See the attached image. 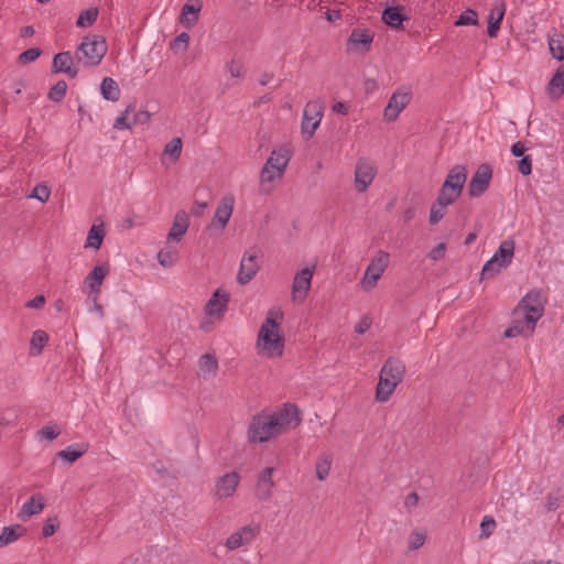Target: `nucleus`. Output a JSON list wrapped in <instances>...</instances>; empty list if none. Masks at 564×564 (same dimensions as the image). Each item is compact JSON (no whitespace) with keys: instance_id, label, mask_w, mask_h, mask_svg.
<instances>
[{"instance_id":"bf43d9fd","label":"nucleus","mask_w":564,"mask_h":564,"mask_svg":"<svg viewBox=\"0 0 564 564\" xmlns=\"http://www.w3.org/2000/svg\"><path fill=\"white\" fill-rule=\"evenodd\" d=\"M419 496L416 492H411L404 498V508L411 512L417 507Z\"/></svg>"},{"instance_id":"a18cd8bd","label":"nucleus","mask_w":564,"mask_h":564,"mask_svg":"<svg viewBox=\"0 0 564 564\" xmlns=\"http://www.w3.org/2000/svg\"><path fill=\"white\" fill-rule=\"evenodd\" d=\"M497 523L491 516H485L480 523V540L489 539L496 530Z\"/></svg>"},{"instance_id":"a878e982","label":"nucleus","mask_w":564,"mask_h":564,"mask_svg":"<svg viewBox=\"0 0 564 564\" xmlns=\"http://www.w3.org/2000/svg\"><path fill=\"white\" fill-rule=\"evenodd\" d=\"M506 13V3L500 0L495 3V6L490 9L488 15V35L490 37H496L498 31L500 29V24L503 20Z\"/></svg>"},{"instance_id":"39448f33","label":"nucleus","mask_w":564,"mask_h":564,"mask_svg":"<svg viewBox=\"0 0 564 564\" xmlns=\"http://www.w3.org/2000/svg\"><path fill=\"white\" fill-rule=\"evenodd\" d=\"M514 247L516 243L513 240H503L499 245L494 256L484 264L481 270L482 279L491 278L499 273L502 269L509 267L514 256Z\"/></svg>"},{"instance_id":"72a5a7b5","label":"nucleus","mask_w":564,"mask_h":564,"mask_svg":"<svg viewBox=\"0 0 564 564\" xmlns=\"http://www.w3.org/2000/svg\"><path fill=\"white\" fill-rule=\"evenodd\" d=\"M105 236L106 230L104 228V225H93L88 231L85 248H93L95 250H98L102 243Z\"/></svg>"},{"instance_id":"864d4df0","label":"nucleus","mask_w":564,"mask_h":564,"mask_svg":"<svg viewBox=\"0 0 564 564\" xmlns=\"http://www.w3.org/2000/svg\"><path fill=\"white\" fill-rule=\"evenodd\" d=\"M41 53H42V51L39 47L29 48L20 54L19 62L20 63L34 62L40 57Z\"/></svg>"},{"instance_id":"ea45409f","label":"nucleus","mask_w":564,"mask_h":564,"mask_svg":"<svg viewBox=\"0 0 564 564\" xmlns=\"http://www.w3.org/2000/svg\"><path fill=\"white\" fill-rule=\"evenodd\" d=\"M131 112H134V106L129 105L124 111L115 120L113 129L117 130H129L133 127L131 119L129 118Z\"/></svg>"},{"instance_id":"423d86ee","label":"nucleus","mask_w":564,"mask_h":564,"mask_svg":"<svg viewBox=\"0 0 564 564\" xmlns=\"http://www.w3.org/2000/svg\"><path fill=\"white\" fill-rule=\"evenodd\" d=\"M279 435L276 422L268 413H259L252 416L248 429L250 443H264Z\"/></svg>"},{"instance_id":"c03bdc74","label":"nucleus","mask_w":564,"mask_h":564,"mask_svg":"<svg viewBox=\"0 0 564 564\" xmlns=\"http://www.w3.org/2000/svg\"><path fill=\"white\" fill-rule=\"evenodd\" d=\"M61 430L57 427V425L50 423L36 432V437L52 442L57 438Z\"/></svg>"},{"instance_id":"2f4dec72","label":"nucleus","mask_w":564,"mask_h":564,"mask_svg":"<svg viewBox=\"0 0 564 564\" xmlns=\"http://www.w3.org/2000/svg\"><path fill=\"white\" fill-rule=\"evenodd\" d=\"M44 509V498L41 495L32 496L21 508V517H32Z\"/></svg>"},{"instance_id":"13d9d810","label":"nucleus","mask_w":564,"mask_h":564,"mask_svg":"<svg viewBox=\"0 0 564 564\" xmlns=\"http://www.w3.org/2000/svg\"><path fill=\"white\" fill-rule=\"evenodd\" d=\"M514 326H518L519 329H521V335L530 336L534 329H530L529 325L527 323L525 315L522 314V318H514L513 319Z\"/></svg>"},{"instance_id":"4c0bfd02","label":"nucleus","mask_w":564,"mask_h":564,"mask_svg":"<svg viewBox=\"0 0 564 564\" xmlns=\"http://www.w3.org/2000/svg\"><path fill=\"white\" fill-rule=\"evenodd\" d=\"M47 341L48 336L44 330H35L32 334V338L30 341V355L39 356L42 352L44 346L47 344Z\"/></svg>"},{"instance_id":"c756f323","label":"nucleus","mask_w":564,"mask_h":564,"mask_svg":"<svg viewBox=\"0 0 564 564\" xmlns=\"http://www.w3.org/2000/svg\"><path fill=\"white\" fill-rule=\"evenodd\" d=\"M199 375L204 379L216 376L218 369V361L214 355L205 354L200 357L199 362Z\"/></svg>"},{"instance_id":"473e14b6","label":"nucleus","mask_w":564,"mask_h":564,"mask_svg":"<svg viewBox=\"0 0 564 564\" xmlns=\"http://www.w3.org/2000/svg\"><path fill=\"white\" fill-rule=\"evenodd\" d=\"M373 41V35L369 30H354L349 36L348 43L354 50L359 46L368 47Z\"/></svg>"},{"instance_id":"4468645a","label":"nucleus","mask_w":564,"mask_h":564,"mask_svg":"<svg viewBox=\"0 0 564 564\" xmlns=\"http://www.w3.org/2000/svg\"><path fill=\"white\" fill-rule=\"evenodd\" d=\"M234 206L235 197L232 194L223 196L208 226V230L223 231L232 215Z\"/></svg>"},{"instance_id":"f3484780","label":"nucleus","mask_w":564,"mask_h":564,"mask_svg":"<svg viewBox=\"0 0 564 564\" xmlns=\"http://www.w3.org/2000/svg\"><path fill=\"white\" fill-rule=\"evenodd\" d=\"M240 479L241 477L237 471H229L218 477L215 481V498L221 500L234 497Z\"/></svg>"},{"instance_id":"603ef678","label":"nucleus","mask_w":564,"mask_h":564,"mask_svg":"<svg viewBox=\"0 0 564 564\" xmlns=\"http://www.w3.org/2000/svg\"><path fill=\"white\" fill-rule=\"evenodd\" d=\"M50 195H51V191L50 188L44 185V184H37L32 193L30 194V198H35V199H39L40 202L42 203H45L50 198Z\"/></svg>"},{"instance_id":"393cba45","label":"nucleus","mask_w":564,"mask_h":564,"mask_svg":"<svg viewBox=\"0 0 564 564\" xmlns=\"http://www.w3.org/2000/svg\"><path fill=\"white\" fill-rule=\"evenodd\" d=\"M382 21L392 29H402V23L409 20L403 6L388 7L382 12Z\"/></svg>"},{"instance_id":"e433bc0d","label":"nucleus","mask_w":564,"mask_h":564,"mask_svg":"<svg viewBox=\"0 0 564 564\" xmlns=\"http://www.w3.org/2000/svg\"><path fill=\"white\" fill-rule=\"evenodd\" d=\"M333 457L330 454H322L315 464V473L318 480H325L330 471Z\"/></svg>"},{"instance_id":"0eeeda50","label":"nucleus","mask_w":564,"mask_h":564,"mask_svg":"<svg viewBox=\"0 0 564 564\" xmlns=\"http://www.w3.org/2000/svg\"><path fill=\"white\" fill-rule=\"evenodd\" d=\"M467 180V170L464 165H455L447 174L438 195L447 202H456L460 196Z\"/></svg>"},{"instance_id":"c9c22d12","label":"nucleus","mask_w":564,"mask_h":564,"mask_svg":"<svg viewBox=\"0 0 564 564\" xmlns=\"http://www.w3.org/2000/svg\"><path fill=\"white\" fill-rule=\"evenodd\" d=\"M549 50L557 61L564 59V35L562 33H555L553 36L549 35Z\"/></svg>"},{"instance_id":"9d476101","label":"nucleus","mask_w":564,"mask_h":564,"mask_svg":"<svg viewBox=\"0 0 564 564\" xmlns=\"http://www.w3.org/2000/svg\"><path fill=\"white\" fill-rule=\"evenodd\" d=\"M324 115V105L321 100H311L305 105L302 118V134L310 139L319 127Z\"/></svg>"},{"instance_id":"052dcab7","label":"nucleus","mask_w":564,"mask_h":564,"mask_svg":"<svg viewBox=\"0 0 564 564\" xmlns=\"http://www.w3.org/2000/svg\"><path fill=\"white\" fill-rule=\"evenodd\" d=\"M56 529H57V524L55 523V521L52 519H48L43 527L42 533L45 538H48L56 532Z\"/></svg>"},{"instance_id":"774afa93","label":"nucleus","mask_w":564,"mask_h":564,"mask_svg":"<svg viewBox=\"0 0 564 564\" xmlns=\"http://www.w3.org/2000/svg\"><path fill=\"white\" fill-rule=\"evenodd\" d=\"M122 564H147V561L142 555H138L131 558H126Z\"/></svg>"},{"instance_id":"f704fd0d","label":"nucleus","mask_w":564,"mask_h":564,"mask_svg":"<svg viewBox=\"0 0 564 564\" xmlns=\"http://www.w3.org/2000/svg\"><path fill=\"white\" fill-rule=\"evenodd\" d=\"M453 203L454 202H447L446 199H442V196L438 195L436 202L431 206L430 223L432 225H436L437 223H440L446 214L445 208Z\"/></svg>"},{"instance_id":"f257e3e1","label":"nucleus","mask_w":564,"mask_h":564,"mask_svg":"<svg viewBox=\"0 0 564 564\" xmlns=\"http://www.w3.org/2000/svg\"><path fill=\"white\" fill-rule=\"evenodd\" d=\"M283 313L279 307H272L268 311L264 322L262 323L257 347L265 357H281L284 350V338L281 333L280 322Z\"/></svg>"},{"instance_id":"ddd939ff","label":"nucleus","mask_w":564,"mask_h":564,"mask_svg":"<svg viewBox=\"0 0 564 564\" xmlns=\"http://www.w3.org/2000/svg\"><path fill=\"white\" fill-rule=\"evenodd\" d=\"M273 467H265L261 469L254 481V498L259 502H269L274 494L275 482L273 480Z\"/></svg>"},{"instance_id":"cd10ccee","label":"nucleus","mask_w":564,"mask_h":564,"mask_svg":"<svg viewBox=\"0 0 564 564\" xmlns=\"http://www.w3.org/2000/svg\"><path fill=\"white\" fill-rule=\"evenodd\" d=\"M200 10V4L185 3L180 14V22L187 28L193 26L198 21Z\"/></svg>"},{"instance_id":"37998d69","label":"nucleus","mask_w":564,"mask_h":564,"mask_svg":"<svg viewBox=\"0 0 564 564\" xmlns=\"http://www.w3.org/2000/svg\"><path fill=\"white\" fill-rule=\"evenodd\" d=\"M182 147L181 138H173L169 143H166L163 154L170 156L174 162H176L181 156Z\"/></svg>"},{"instance_id":"7ed1b4c3","label":"nucleus","mask_w":564,"mask_h":564,"mask_svg":"<svg viewBox=\"0 0 564 564\" xmlns=\"http://www.w3.org/2000/svg\"><path fill=\"white\" fill-rule=\"evenodd\" d=\"M107 51L105 37L97 34L86 35L75 52V58L84 67H95L100 64Z\"/></svg>"},{"instance_id":"b1692460","label":"nucleus","mask_w":564,"mask_h":564,"mask_svg":"<svg viewBox=\"0 0 564 564\" xmlns=\"http://www.w3.org/2000/svg\"><path fill=\"white\" fill-rule=\"evenodd\" d=\"M189 227V218L185 210H178L173 219L172 227L167 235V242H180Z\"/></svg>"},{"instance_id":"58836bf2","label":"nucleus","mask_w":564,"mask_h":564,"mask_svg":"<svg viewBox=\"0 0 564 564\" xmlns=\"http://www.w3.org/2000/svg\"><path fill=\"white\" fill-rule=\"evenodd\" d=\"M24 529L21 525L6 527L0 534V549L15 542L21 535Z\"/></svg>"},{"instance_id":"bb28decb","label":"nucleus","mask_w":564,"mask_h":564,"mask_svg":"<svg viewBox=\"0 0 564 564\" xmlns=\"http://www.w3.org/2000/svg\"><path fill=\"white\" fill-rule=\"evenodd\" d=\"M546 94L552 99L564 95V65H560L546 86Z\"/></svg>"},{"instance_id":"412c9836","label":"nucleus","mask_w":564,"mask_h":564,"mask_svg":"<svg viewBox=\"0 0 564 564\" xmlns=\"http://www.w3.org/2000/svg\"><path fill=\"white\" fill-rule=\"evenodd\" d=\"M376 176V167L367 159L358 160L355 170V186L359 193L367 191Z\"/></svg>"},{"instance_id":"49530a36","label":"nucleus","mask_w":564,"mask_h":564,"mask_svg":"<svg viewBox=\"0 0 564 564\" xmlns=\"http://www.w3.org/2000/svg\"><path fill=\"white\" fill-rule=\"evenodd\" d=\"M67 91V84L65 80H58L53 85L48 91V98L52 101L59 102L64 99Z\"/></svg>"},{"instance_id":"20e7f679","label":"nucleus","mask_w":564,"mask_h":564,"mask_svg":"<svg viewBox=\"0 0 564 564\" xmlns=\"http://www.w3.org/2000/svg\"><path fill=\"white\" fill-rule=\"evenodd\" d=\"M291 158L292 151L286 147L273 150L261 170V183H272L282 178Z\"/></svg>"},{"instance_id":"680f3d73","label":"nucleus","mask_w":564,"mask_h":564,"mask_svg":"<svg viewBox=\"0 0 564 564\" xmlns=\"http://www.w3.org/2000/svg\"><path fill=\"white\" fill-rule=\"evenodd\" d=\"M45 304V297L43 295H36L34 299L25 304V307L32 310H39Z\"/></svg>"},{"instance_id":"09e8293b","label":"nucleus","mask_w":564,"mask_h":564,"mask_svg":"<svg viewBox=\"0 0 564 564\" xmlns=\"http://www.w3.org/2000/svg\"><path fill=\"white\" fill-rule=\"evenodd\" d=\"M478 22L477 12L473 9L465 10L456 21V25H476Z\"/></svg>"},{"instance_id":"6ab92c4d","label":"nucleus","mask_w":564,"mask_h":564,"mask_svg":"<svg viewBox=\"0 0 564 564\" xmlns=\"http://www.w3.org/2000/svg\"><path fill=\"white\" fill-rule=\"evenodd\" d=\"M492 177V169L488 164H481L471 176L468 184V194L470 197L481 196L489 187Z\"/></svg>"},{"instance_id":"f8f14e48","label":"nucleus","mask_w":564,"mask_h":564,"mask_svg":"<svg viewBox=\"0 0 564 564\" xmlns=\"http://www.w3.org/2000/svg\"><path fill=\"white\" fill-rule=\"evenodd\" d=\"M261 532V525L257 522H251L232 532L226 540V547L229 551L250 545Z\"/></svg>"},{"instance_id":"7c9ffc66","label":"nucleus","mask_w":564,"mask_h":564,"mask_svg":"<svg viewBox=\"0 0 564 564\" xmlns=\"http://www.w3.org/2000/svg\"><path fill=\"white\" fill-rule=\"evenodd\" d=\"M101 96L109 101H117L120 98V88L115 79L105 77L100 85Z\"/></svg>"},{"instance_id":"e2e57ef3","label":"nucleus","mask_w":564,"mask_h":564,"mask_svg":"<svg viewBox=\"0 0 564 564\" xmlns=\"http://www.w3.org/2000/svg\"><path fill=\"white\" fill-rule=\"evenodd\" d=\"M371 326V322L367 318V317H364L362 319H360V322L355 326V332L357 334H365Z\"/></svg>"},{"instance_id":"a19ab883","label":"nucleus","mask_w":564,"mask_h":564,"mask_svg":"<svg viewBox=\"0 0 564 564\" xmlns=\"http://www.w3.org/2000/svg\"><path fill=\"white\" fill-rule=\"evenodd\" d=\"M177 250L167 248L162 249L158 253V261L164 268H171L177 260Z\"/></svg>"},{"instance_id":"0e129e2a","label":"nucleus","mask_w":564,"mask_h":564,"mask_svg":"<svg viewBox=\"0 0 564 564\" xmlns=\"http://www.w3.org/2000/svg\"><path fill=\"white\" fill-rule=\"evenodd\" d=\"M524 151H525L524 144L520 141L513 143L511 147V152L517 158L524 156Z\"/></svg>"},{"instance_id":"9b49d317","label":"nucleus","mask_w":564,"mask_h":564,"mask_svg":"<svg viewBox=\"0 0 564 564\" xmlns=\"http://www.w3.org/2000/svg\"><path fill=\"white\" fill-rule=\"evenodd\" d=\"M259 258L260 250L257 247L249 248L245 251L237 274V282L239 284L246 285L256 276L260 269Z\"/></svg>"},{"instance_id":"2eb2a0df","label":"nucleus","mask_w":564,"mask_h":564,"mask_svg":"<svg viewBox=\"0 0 564 564\" xmlns=\"http://www.w3.org/2000/svg\"><path fill=\"white\" fill-rule=\"evenodd\" d=\"M270 415L273 422H276L279 434L295 429L302 421L299 409L293 404H285L283 409Z\"/></svg>"},{"instance_id":"5fc2aeb1","label":"nucleus","mask_w":564,"mask_h":564,"mask_svg":"<svg viewBox=\"0 0 564 564\" xmlns=\"http://www.w3.org/2000/svg\"><path fill=\"white\" fill-rule=\"evenodd\" d=\"M518 170L524 176L530 175L532 172V158L530 155L522 156L518 162Z\"/></svg>"},{"instance_id":"f03ea898","label":"nucleus","mask_w":564,"mask_h":564,"mask_svg":"<svg viewBox=\"0 0 564 564\" xmlns=\"http://www.w3.org/2000/svg\"><path fill=\"white\" fill-rule=\"evenodd\" d=\"M405 364L397 358L389 357L382 365L379 381L376 387V400L378 402H387L394 393L397 387L405 377Z\"/></svg>"},{"instance_id":"1a4fd4ad","label":"nucleus","mask_w":564,"mask_h":564,"mask_svg":"<svg viewBox=\"0 0 564 564\" xmlns=\"http://www.w3.org/2000/svg\"><path fill=\"white\" fill-rule=\"evenodd\" d=\"M389 262L390 254L388 252L383 250L377 251L365 271L364 278L360 282L361 286L367 291L372 290L388 268Z\"/></svg>"},{"instance_id":"79ce46f5","label":"nucleus","mask_w":564,"mask_h":564,"mask_svg":"<svg viewBox=\"0 0 564 564\" xmlns=\"http://www.w3.org/2000/svg\"><path fill=\"white\" fill-rule=\"evenodd\" d=\"M97 18H98V9L89 8L79 14V17L76 21V25L78 28L90 26L96 22Z\"/></svg>"},{"instance_id":"5701e85b","label":"nucleus","mask_w":564,"mask_h":564,"mask_svg":"<svg viewBox=\"0 0 564 564\" xmlns=\"http://www.w3.org/2000/svg\"><path fill=\"white\" fill-rule=\"evenodd\" d=\"M229 293L217 290L205 305V314L209 318L221 319L229 302Z\"/></svg>"},{"instance_id":"4d7b16f0","label":"nucleus","mask_w":564,"mask_h":564,"mask_svg":"<svg viewBox=\"0 0 564 564\" xmlns=\"http://www.w3.org/2000/svg\"><path fill=\"white\" fill-rule=\"evenodd\" d=\"M445 251H446V243L441 242L431 250V252L429 253V257L433 261H438L444 257Z\"/></svg>"},{"instance_id":"dca6fc26","label":"nucleus","mask_w":564,"mask_h":564,"mask_svg":"<svg viewBox=\"0 0 564 564\" xmlns=\"http://www.w3.org/2000/svg\"><path fill=\"white\" fill-rule=\"evenodd\" d=\"M315 267L304 268L297 271L292 283L293 302H303L311 290Z\"/></svg>"},{"instance_id":"8fccbe9b","label":"nucleus","mask_w":564,"mask_h":564,"mask_svg":"<svg viewBox=\"0 0 564 564\" xmlns=\"http://www.w3.org/2000/svg\"><path fill=\"white\" fill-rule=\"evenodd\" d=\"M227 69L232 78H243L246 74L245 66L242 62L238 59H231L227 63Z\"/></svg>"},{"instance_id":"6e6552de","label":"nucleus","mask_w":564,"mask_h":564,"mask_svg":"<svg viewBox=\"0 0 564 564\" xmlns=\"http://www.w3.org/2000/svg\"><path fill=\"white\" fill-rule=\"evenodd\" d=\"M544 313V301L539 291L529 292L523 300L521 305L516 312L517 315H525L527 323L530 329H534L536 322L543 316Z\"/></svg>"},{"instance_id":"c85d7f7f","label":"nucleus","mask_w":564,"mask_h":564,"mask_svg":"<svg viewBox=\"0 0 564 564\" xmlns=\"http://www.w3.org/2000/svg\"><path fill=\"white\" fill-rule=\"evenodd\" d=\"M89 445L87 443L73 444L67 446L65 449L59 451L57 456L68 463H74L87 453Z\"/></svg>"},{"instance_id":"a211bd4d","label":"nucleus","mask_w":564,"mask_h":564,"mask_svg":"<svg viewBox=\"0 0 564 564\" xmlns=\"http://www.w3.org/2000/svg\"><path fill=\"white\" fill-rule=\"evenodd\" d=\"M411 97L412 94L410 89L400 88L395 90L384 108L383 116L386 120L394 121L400 112L409 105Z\"/></svg>"},{"instance_id":"4be33fe9","label":"nucleus","mask_w":564,"mask_h":564,"mask_svg":"<svg viewBox=\"0 0 564 564\" xmlns=\"http://www.w3.org/2000/svg\"><path fill=\"white\" fill-rule=\"evenodd\" d=\"M75 55L73 56L70 52H61L54 55L52 62V70L54 73H63L70 78H75L78 75V68Z\"/></svg>"},{"instance_id":"6e6d98bb","label":"nucleus","mask_w":564,"mask_h":564,"mask_svg":"<svg viewBox=\"0 0 564 564\" xmlns=\"http://www.w3.org/2000/svg\"><path fill=\"white\" fill-rule=\"evenodd\" d=\"M132 118L131 121L133 126L137 124H147L150 121V113L147 110H139L131 112Z\"/></svg>"},{"instance_id":"3c124183","label":"nucleus","mask_w":564,"mask_h":564,"mask_svg":"<svg viewBox=\"0 0 564 564\" xmlns=\"http://www.w3.org/2000/svg\"><path fill=\"white\" fill-rule=\"evenodd\" d=\"M189 35L186 32H182L178 34L172 42H171V50L178 52V51H186L189 43Z\"/></svg>"},{"instance_id":"69168bd1","label":"nucleus","mask_w":564,"mask_h":564,"mask_svg":"<svg viewBox=\"0 0 564 564\" xmlns=\"http://www.w3.org/2000/svg\"><path fill=\"white\" fill-rule=\"evenodd\" d=\"M333 111L343 116L348 115V106L341 101L335 102L332 107Z\"/></svg>"},{"instance_id":"aec40b11","label":"nucleus","mask_w":564,"mask_h":564,"mask_svg":"<svg viewBox=\"0 0 564 564\" xmlns=\"http://www.w3.org/2000/svg\"><path fill=\"white\" fill-rule=\"evenodd\" d=\"M108 273L109 264L102 263L100 265H96L85 278L84 289L87 290L88 295L93 299L94 302L98 300L100 294V286Z\"/></svg>"},{"instance_id":"de8ad7c7","label":"nucleus","mask_w":564,"mask_h":564,"mask_svg":"<svg viewBox=\"0 0 564 564\" xmlns=\"http://www.w3.org/2000/svg\"><path fill=\"white\" fill-rule=\"evenodd\" d=\"M426 541V534L422 530H414L411 532L408 539L409 549L412 551L419 550L424 545Z\"/></svg>"},{"instance_id":"338daca9","label":"nucleus","mask_w":564,"mask_h":564,"mask_svg":"<svg viewBox=\"0 0 564 564\" xmlns=\"http://www.w3.org/2000/svg\"><path fill=\"white\" fill-rule=\"evenodd\" d=\"M518 335H521V329H519L518 326H514L513 323L509 328L505 330V337L507 338L516 337Z\"/></svg>"}]
</instances>
